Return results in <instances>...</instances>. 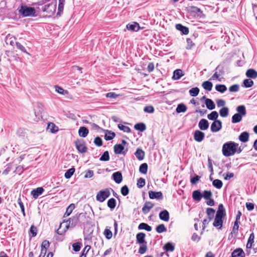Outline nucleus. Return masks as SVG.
I'll use <instances>...</instances> for the list:
<instances>
[{
	"instance_id": "obj_44",
	"label": "nucleus",
	"mask_w": 257,
	"mask_h": 257,
	"mask_svg": "<svg viewBox=\"0 0 257 257\" xmlns=\"http://www.w3.org/2000/svg\"><path fill=\"white\" fill-rule=\"evenodd\" d=\"M253 85V81L250 79H244L243 81V86L245 88H249Z\"/></svg>"
},
{
	"instance_id": "obj_8",
	"label": "nucleus",
	"mask_w": 257,
	"mask_h": 257,
	"mask_svg": "<svg viewBox=\"0 0 257 257\" xmlns=\"http://www.w3.org/2000/svg\"><path fill=\"white\" fill-rule=\"evenodd\" d=\"M56 9V5L53 4H49L45 5L42 8V11L44 12H46L49 14H53L55 13Z\"/></svg>"
},
{
	"instance_id": "obj_7",
	"label": "nucleus",
	"mask_w": 257,
	"mask_h": 257,
	"mask_svg": "<svg viewBox=\"0 0 257 257\" xmlns=\"http://www.w3.org/2000/svg\"><path fill=\"white\" fill-rule=\"evenodd\" d=\"M75 143L76 148L79 152L81 153L86 152L87 148L83 140L76 141Z\"/></svg>"
},
{
	"instance_id": "obj_59",
	"label": "nucleus",
	"mask_w": 257,
	"mask_h": 257,
	"mask_svg": "<svg viewBox=\"0 0 257 257\" xmlns=\"http://www.w3.org/2000/svg\"><path fill=\"white\" fill-rule=\"evenodd\" d=\"M186 43V49L188 50L191 49L192 47L194 45V44L193 43L192 40L190 38H187Z\"/></svg>"
},
{
	"instance_id": "obj_37",
	"label": "nucleus",
	"mask_w": 257,
	"mask_h": 257,
	"mask_svg": "<svg viewBox=\"0 0 257 257\" xmlns=\"http://www.w3.org/2000/svg\"><path fill=\"white\" fill-rule=\"evenodd\" d=\"M134 128L136 130L143 132L146 130V126L144 123L140 122L136 123L134 126Z\"/></svg>"
},
{
	"instance_id": "obj_11",
	"label": "nucleus",
	"mask_w": 257,
	"mask_h": 257,
	"mask_svg": "<svg viewBox=\"0 0 257 257\" xmlns=\"http://www.w3.org/2000/svg\"><path fill=\"white\" fill-rule=\"evenodd\" d=\"M226 216V211L225 209L222 204H220L218 205V210L216 213V217L218 218H220L223 219V218Z\"/></svg>"
},
{
	"instance_id": "obj_45",
	"label": "nucleus",
	"mask_w": 257,
	"mask_h": 257,
	"mask_svg": "<svg viewBox=\"0 0 257 257\" xmlns=\"http://www.w3.org/2000/svg\"><path fill=\"white\" fill-rule=\"evenodd\" d=\"M75 169L74 167L67 170L64 174L65 177L66 179L70 178L75 172Z\"/></svg>"
},
{
	"instance_id": "obj_20",
	"label": "nucleus",
	"mask_w": 257,
	"mask_h": 257,
	"mask_svg": "<svg viewBox=\"0 0 257 257\" xmlns=\"http://www.w3.org/2000/svg\"><path fill=\"white\" fill-rule=\"evenodd\" d=\"M175 28L177 30L180 31L183 35H187L189 33L188 28L181 24H176Z\"/></svg>"
},
{
	"instance_id": "obj_53",
	"label": "nucleus",
	"mask_w": 257,
	"mask_h": 257,
	"mask_svg": "<svg viewBox=\"0 0 257 257\" xmlns=\"http://www.w3.org/2000/svg\"><path fill=\"white\" fill-rule=\"evenodd\" d=\"M202 194V197H203L206 200H208L212 196V193L211 191L205 190Z\"/></svg>"
},
{
	"instance_id": "obj_41",
	"label": "nucleus",
	"mask_w": 257,
	"mask_h": 257,
	"mask_svg": "<svg viewBox=\"0 0 257 257\" xmlns=\"http://www.w3.org/2000/svg\"><path fill=\"white\" fill-rule=\"evenodd\" d=\"M215 212V210L212 208H207L206 209V213L208 216V219L209 220H212L214 216V213Z\"/></svg>"
},
{
	"instance_id": "obj_14",
	"label": "nucleus",
	"mask_w": 257,
	"mask_h": 257,
	"mask_svg": "<svg viewBox=\"0 0 257 257\" xmlns=\"http://www.w3.org/2000/svg\"><path fill=\"white\" fill-rule=\"evenodd\" d=\"M209 123L208 121L204 118L200 119L198 123V127L201 131H205L208 128Z\"/></svg>"
},
{
	"instance_id": "obj_27",
	"label": "nucleus",
	"mask_w": 257,
	"mask_h": 257,
	"mask_svg": "<svg viewBox=\"0 0 257 257\" xmlns=\"http://www.w3.org/2000/svg\"><path fill=\"white\" fill-rule=\"evenodd\" d=\"M89 133L88 128L85 126H81L78 130V134L80 137L85 138Z\"/></svg>"
},
{
	"instance_id": "obj_9",
	"label": "nucleus",
	"mask_w": 257,
	"mask_h": 257,
	"mask_svg": "<svg viewBox=\"0 0 257 257\" xmlns=\"http://www.w3.org/2000/svg\"><path fill=\"white\" fill-rule=\"evenodd\" d=\"M222 128V122L221 120L213 121L210 126V130L212 133L219 132Z\"/></svg>"
},
{
	"instance_id": "obj_55",
	"label": "nucleus",
	"mask_w": 257,
	"mask_h": 257,
	"mask_svg": "<svg viewBox=\"0 0 257 257\" xmlns=\"http://www.w3.org/2000/svg\"><path fill=\"white\" fill-rule=\"evenodd\" d=\"M104 235L107 239H111L112 236V232L110 231V229L107 228H106L104 231Z\"/></svg>"
},
{
	"instance_id": "obj_54",
	"label": "nucleus",
	"mask_w": 257,
	"mask_h": 257,
	"mask_svg": "<svg viewBox=\"0 0 257 257\" xmlns=\"http://www.w3.org/2000/svg\"><path fill=\"white\" fill-rule=\"evenodd\" d=\"M129 191L130 190L127 186L124 185L121 187L120 192L123 196H125L128 194Z\"/></svg>"
},
{
	"instance_id": "obj_48",
	"label": "nucleus",
	"mask_w": 257,
	"mask_h": 257,
	"mask_svg": "<svg viewBox=\"0 0 257 257\" xmlns=\"http://www.w3.org/2000/svg\"><path fill=\"white\" fill-rule=\"evenodd\" d=\"M156 230L158 233H161L167 231V228L164 224H160L158 225L156 228Z\"/></svg>"
},
{
	"instance_id": "obj_33",
	"label": "nucleus",
	"mask_w": 257,
	"mask_h": 257,
	"mask_svg": "<svg viewBox=\"0 0 257 257\" xmlns=\"http://www.w3.org/2000/svg\"><path fill=\"white\" fill-rule=\"evenodd\" d=\"M254 235L253 233H251L248 239L246 245V248L247 249H251L252 246V244L254 242Z\"/></svg>"
},
{
	"instance_id": "obj_42",
	"label": "nucleus",
	"mask_w": 257,
	"mask_h": 257,
	"mask_svg": "<svg viewBox=\"0 0 257 257\" xmlns=\"http://www.w3.org/2000/svg\"><path fill=\"white\" fill-rule=\"evenodd\" d=\"M229 109L227 107H223L219 110L220 115L222 117H225L228 115Z\"/></svg>"
},
{
	"instance_id": "obj_13",
	"label": "nucleus",
	"mask_w": 257,
	"mask_h": 257,
	"mask_svg": "<svg viewBox=\"0 0 257 257\" xmlns=\"http://www.w3.org/2000/svg\"><path fill=\"white\" fill-rule=\"evenodd\" d=\"M127 150L124 151V147L122 145L116 144L114 146V152L115 154H123L125 155Z\"/></svg>"
},
{
	"instance_id": "obj_52",
	"label": "nucleus",
	"mask_w": 257,
	"mask_h": 257,
	"mask_svg": "<svg viewBox=\"0 0 257 257\" xmlns=\"http://www.w3.org/2000/svg\"><path fill=\"white\" fill-rule=\"evenodd\" d=\"M118 127L119 130H120L125 133H131V130L128 126L124 125L120 123L118 124Z\"/></svg>"
},
{
	"instance_id": "obj_4",
	"label": "nucleus",
	"mask_w": 257,
	"mask_h": 257,
	"mask_svg": "<svg viewBox=\"0 0 257 257\" xmlns=\"http://www.w3.org/2000/svg\"><path fill=\"white\" fill-rule=\"evenodd\" d=\"M19 13L24 17L36 16L35 9L34 7H28L26 5L21 6L19 10Z\"/></svg>"
},
{
	"instance_id": "obj_10",
	"label": "nucleus",
	"mask_w": 257,
	"mask_h": 257,
	"mask_svg": "<svg viewBox=\"0 0 257 257\" xmlns=\"http://www.w3.org/2000/svg\"><path fill=\"white\" fill-rule=\"evenodd\" d=\"M149 196L150 199L162 200L163 198V194L161 191L155 192L153 191H149Z\"/></svg>"
},
{
	"instance_id": "obj_62",
	"label": "nucleus",
	"mask_w": 257,
	"mask_h": 257,
	"mask_svg": "<svg viewBox=\"0 0 257 257\" xmlns=\"http://www.w3.org/2000/svg\"><path fill=\"white\" fill-rule=\"evenodd\" d=\"M154 108L151 105H148L144 107V111L146 112L152 113L154 112Z\"/></svg>"
},
{
	"instance_id": "obj_46",
	"label": "nucleus",
	"mask_w": 257,
	"mask_h": 257,
	"mask_svg": "<svg viewBox=\"0 0 257 257\" xmlns=\"http://www.w3.org/2000/svg\"><path fill=\"white\" fill-rule=\"evenodd\" d=\"M109 154L107 151H105L101 155L99 160L101 161L106 162L109 160Z\"/></svg>"
},
{
	"instance_id": "obj_6",
	"label": "nucleus",
	"mask_w": 257,
	"mask_h": 257,
	"mask_svg": "<svg viewBox=\"0 0 257 257\" xmlns=\"http://www.w3.org/2000/svg\"><path fill=\"white\" fill-rule=\"evenodd\" d=\"M84 216L83 214L80 213V214H76L73 217L69 218L67 221H66V227L67 229H68L69 228H73L78 223L79 217L80 216Z\"/></svg>"
},
{
	"instance_id": "obj_61",
	"label": "nucleus",
	"mask_w": 257,
	"mask_h": 257,
	"mask_svg": "<svg viewBox=\"0 0 257 257\" xmlns=\"http://www.w3.org/2000/svg\"><path fill=\"white\" fill-rule=\"evenodd\" d=\"M73 249L75 252H78L80 250L81 243L79 242L74 243L72 244Z\"/></svg>"
},
{
	"instance_id": "obj_43",
	"label": "nucleus",
	"mask_w": 257,
	"mask_h": 257,
	"mask_svg": "<svg viewBox=\"0 0 257 257\" xmlns=\"http://www.w3.org/2000/svg\"><path fill=\"white\" fill-rule=\"evenodd\" d=\"M215 89L221 93H224L227 90V87L224 84H217L215 86Z\"/></svg>"
},
{
	"instance_id": "obj_36",
	"label": "nucleus",
	"mask_w": 257,
	"mask_h": 257,
	"mask_svg": "<svg viewBox=\"0 0 257 257\" xmlns=\"http://www.w3.org/2000/svg\"><path fill=\"white\" fill-rule=\"evenodd\" d=\"M203 88L208 91H211L213 87V84L209 81H205L202 84Z\"/></svg>"
},
{
	"instance_id": "obj_35",
	"label": "nucleus",
	"mask_w": 257,
	"mask_h": 257,
	"mask_svg": "<svg viewBox=\"0 0 257 257\" xmlns=\"http://www.w3.org/2000/svg\"><path fill=\"white\" fill-rule=\"evenodd\" d=\"M218 117V113L216 111H212L210 114H208L207 118L213 121L216 120H219L217 119Z\"/></svg>"
},
{
	"instance_id": "obj_19",
	"label": "nucleus",
	"mask_w": 257,
	"mask_h": 257,
	"mask_svg": "<svg viewBox=\"0 0 257 257\" xmlns=\"http://www.w3.org/2000/svg\"><path fill=\"white\" fill-rule=\"evenodd\" d=\"M231 257H245V253L241 248H238L233 251Z\"/></svg>"
},
{
	"instance_id": "obj_17",
	"label": "nucleus",
	"mask_w": 257,
	"mask_h": 257,
	"mask_svg": "<svg viewBox=\"0 0 257 257\" xmlns=\"http://www.w3.org/2000/svg\"><path fill=\"white\" fill-rule=\"evenodd\" d=\"M126 29L128 30L132 31L137 32L140 29V27L139 24L137 22H133V23H129L126 25Z\"/></svg>"
},
{
	"instance_id": "obj_23",
	"label": "nucleus",
	"mask_w": 257,
	"mask_h": 257,
	"mask_svg": "<svg viewBox=\"0 0 257 257\" xmlns=\"http://www.w3.org/2000/svg\"><path fill=\"white\" fill-rule=\"evenodd\" d=\"M192 198L196 201H200L202 198V194L200 190H196L192 193Z\"/></svg>"
},
{
	"instance_id": "obj_32",
	"label": "nucleus",
	"mask_w": 257,
	"mask_h": 257,
	"mask_svg": "<svg viewBox=\"0 0 257 257\" xmlns=\"http://www.w3.org/2000/svg\"><path fill=\"white\" fill-rule=\"evenodd\" d=\"M164 250L168 253L169 251H173L175 249L174 245L172 242H167L163 246Z\"/></svg>"
},
{
	"instance_id": "obj_16",
	"label": "nucleus",
	"mask_w": 257,
	"mask_h": 257,
	"mask_svg": "<svg viewBox=\"0 0 257 257\" xmlns=\"http://www.w3.org/2000/svg\"><path fill=\"white\" fill-rule=\"evenodd\" d=\"M44 191V189L43 187H38L36 189H33L31 192V194L33 196V197L36 199L40 195H41L43 192Z\"/></svg>"
},
{
	"instance_id": "obj_26",
	"label": "nucleus",
	"mask_w": 257,
	"mask_h": 257,
	"mask_svg": "<svg viewBox=\"0 0 257 257\" xmlns=\"http://www.w3.org/2000/svg\"><path fill=\"white\" fill-rule=\"evenodd\" d=\"M248 78L255 79L257 77V71L253 69H248L245 73Z\"/></svg>"
},
{
	"instance_id": "obj_47",
	"label": "nucleus",
	"mask_w": 257,
	"mask_h": 257,
	"mask_svg": "<svg viewBox=\"0 0 257 257\" xmlns=\"http://www.w3.org/2000/svg\"><path fill=\"white\" fill-rule=\"evenodd\" d=\"M15 40V38L11 37L10 35L9 34L6 37L5 41L7 45L10 44L11 46H14L15 43H16Z\"/></svg>"
},
{
	"instance_id": "obj_60",
	"label": "nucleus",
	"mask_w": 257,
	"mask_h": 257,
	"mask_svg": "<svg viewBox=\"0 0 257 257\" xmlns=\"http://www.w3.org/2000/svg\"><path fill=\"white\" fill-rule=\"evenodd\" d=\"M239 90V85L238 84H234L229 88V91L231 92H236Z\"/></svg>"
},
{
	"instance_id": "obj_57",
	"label": "nucleus",
	"mask_w": 257,
	"mask_h": 257,
	"mask_svg": "<svg viewBox=\"0 0 257 257\" xmlns=\"http://www.w3.org/2000/svg\"><path fill=\"white\" fill-rule=\"evenodd\" d=\"M146 184L145 179L143 178H139L137 181V186L139 188L143 187Z\"/></svg>"
},
{
	"instance_id": "obj_64",
	"label": "nucleus",
	"mask_w": 257,
	"mask_h": 257,
	"mask_svg": "<svg viewBox=\"0 0 257 257\" xmlns=\"http://www.w3.org/2000/svg\"><path fill=\"white\" fill-rule=\"evenodd\" d=\"M90 248L91 246L90 245H86L82 251L81 255L80 257H86V254L89 251Z\"/></svg>"
},
{
	"instance_id": "obj_63",
	"label": "nucleus",
	"mask_w": 257,
	"mask_h": 257,
	"mask_svg": "<svg viewBox=\"0 0 257 257\" xmlns=\"http://www.w3.org/2000/svg\"><path fill=\"white\" fill-rule=\"evenodd\" d=\"M94 143L98 147H100L102 145V141L99 137H97L94 139Z\"/></svg>"
},
{
	"instance_id": "obj_49",
	"label": "nucleus",
	"mask_w": 257,
	"mask_h": 257,
	"mask_svg": "<svg viewBox=\"0 0 257 257\" xmlns=\"http://www.w3.org/2000/svg\"><path fill=\"white\" fill-rule=\"evenodd\" d=\"M148 171V165L147 163L141 164L139 167V171L142 174H146Z\"/></svg>"
},
{
	"instance_id": "obj_15",
	"label": "nucleus",
	"mask_w": 257,
	"mask_h": 257,
	"mask_svg": "<svg viewBox=\"0 0 257 257\" xmlns=\"http://www.w3.org/2000/svg\"><path fill=\"white\" fill-rule=\"evenodd\" d=\"M112 179L114 181V182L116 183H120L122 180V176L121 173L119 171L113 173L112 175Z\"/></svg>"
},
{
	"instance_id": "obj_31",
	"label": "nucleus",
	"mask_w": 257,
	"mask_h": 257,
	"mask_svg": "<svg viewBox=\"0 0 257 257\" xmlns=\"http://www.w3.org/2000/svg\"><path fill=\"white\" fill-rule=\"evenodd\" d=\"M106 133L104 136V139L106 141H110L112 140L115 136L114 132L109 130H105Z\"/></svg>"
},
{
	"instance_id": "obj_21",
	"label": "nucleus",
	"mask_w": 257,
	"mask_h": 257,
	"mask_svg": "<svg viewBox=\"0 0 257 257\" xmlns=\"http://www.w3.org/2000/svg\"><path fill=\"white\" fill-rule=\"evenodd\" d=\"M154 207V204L151 202H146L142 208V211L144 214H147L150 210Z\"/></svg>"
},
{
	"instance_id": "obj_22",
	"label": "nucleus",
	"mask_w": 257,
	"mask_h": 257,
	"mask_svg": "<svg viewBox=\"0 0 257 257\" xmlns=\"http://www.w3.org/2000/svg\"><path fill=\"white\" fill-rule=\"evenodd\" d=\"M184 74L181 69H178L175 70L173 72L172 79L175 80H179L181 77L184 76Z\"/></svg>"
},
{
	"instance_id": "obj_30",
	"label": "nucleus",
	"mask_w": 257,
	"mask_h": 257,
	"mask_svg": "<svg viewBox=\"0 0 257 257\" xmlns=\"http://www.w3.org/2000/svg\"><path fill=\"white\" fill-rule=\"evenodd\" d=\"M205 103L207 108L209 110H213L215 108V105L212 100L209 98L206 99Z\"/></svg>"
},
{
	"instance_id": "obj_3",
	"label": "nucleus",
	"mask_w": 257,
	"mask_h": 257,
	"mask_svg": "<svg viewBox=\"0 0 257 257\" xmlns=\"http://www.w3.org/2000/svg\"><path fill=\"white\" fill-rule=\"evenodd\" d=\"M236 110L237 113H235L231 118V122L233 123H236L240 122L242 120L243 116H245L246 114V108L243 105L238 106Z\"/></svg>"
},
{
	"instance_id": "obj_25",
	"label": "nucleus",
	"mask_w": 257,
	"mask_h": 257,
	"mask_svg": "<svg viewBox=\"0 0 257 257\" xmlns=\"http://www.w3.org/2000/svg\"><path fill=\"white\" fill-rule=\"evenodd\" d=\"M145 155V152L140 148H138L135 153V156L140 161L143 160L144 159Z\"/></svg>"
},
{
	"instance_id": "obj_50",
	"label": "nucleus",
	"mask_w": 257,
	"mask_h": 257,
	"mask_svg": "<svg viewBox=\"0 0 257 257\" xmlns=\"http://www.w3.org/2000/svg\"><path fill=\"white\" fill-rule=\"evenodd\" d=\"M212 185L217 189H220L222 187V182L219 179H215L212 182Z\"/></svg>"
},
{
	"instance_id": "obj_5",
	"label": "nucleus",
	"mask_w": 257,
	"mask_h": 257,
	"mask_svg": "<svg viewBox=\"0 0 257 257\" xmlns=\"http://www.w3.org/2000/svg\"><path fill=\"white\" fill-rule=\"evenodd\" d=\"M112 188H107L100 190L97 192L96 196V199L100 202H104L110 195V190Z\"/></svg>"
},
{
	"instance_id": "obj_39",
	"label": "nucleus",
	"mask_w": 257,
	"mask_h": 257,
	"mask_svg": "<svg viewBox=\"0 0 257 257\" xmlns=\"http://www.w3.org/2000/svg\"><path fill=\"white\" fill-rule=\"evenodd\" d=\"M138 229L140 230L144 229L148 231L152 230V227L146 223H141L139 225Z\"/></svg>"
},
{
	"instance_id": "obj_38",
	"label": "nucleus",
	"mask_w": 257,
	"mask_h": 257,
	"mask_svg": "<svg viewBox=\"0 0 257 257\" xmlns=\"http://www.w3.org/2000/svg\"><path fill=\"white\" fill-rule=\"evenodd\" d=\"M186 106L183 103H180L177 105L176 109V111L179 113L181 112H185L187 110Z\"/></svg>"
},
{
	"instance_id": "obj_40",
	"label": "nucleus",
	"mask_w": 257,
	"mask_h": 257,
	"mask_svg": "<svg viewBox=\"0 0 257 257\" xmlns=\"http://www.w3.org/2000/svg\"><path fill=\"white\" fill-rule=\"evenodd\" d=\"M75 206L73 203L70 204L67 208L66 212L64 215V217H66L71 214L73 210L74 209Z\"/></svg>"
},
{
	"instance_id": "obj_56",
	"label": "nucleus",
	"mask_w": 257,
	"mask_h": 257,
	"mask_svg": "<svg viewBox=\"0 0 257 257\" xmlns=\"http://www.w3.org/2000/svg\"><path fill=\"white\" fill-rule=\"evenodd\" d=\"M48 127L50 129V131L52 133L57 132L58 130L57 127L53 123L50 122L48 124Z\"/></svg>"
},
{
	"instance_id": "obj_58",
	"label": "nucleus",
	"mask_w": 257,
	"mask_h": 257,
	"mask_svg": "<svg viewBox=\"0 0 257 257\" xmlns=\"http://www.w3.org/2000/svg\"><path fill=\"white\" fill-rule=\"evenodd\" d=\"M55 87V91L60 94H65L68 93L67 90H64V89L60 86L56 85Z\"/></svg>"
},
{
	"instance_id": "obj_12",
	"label": "nucleus",
	"mask_w": 257,
	"mask_h": 257,
	"mask_svg": "<svg viewBox=\"0 0 257 257\" xmlns=\"http://www.w3.org/2000/svg\"><path fill=\"white\" fill-rule=\"evenodd\" d=\"M205 138V134L199 130H196L194 133V139L197 142H202Z\"/></svg>"
},
{
	"instance_id": "obj_29",
	"label": "nucleus",
	"mask_w": 257,
	"mask_h": 257,
	"mask_svg": "<svg viewBox=\"0 0 257 257\" xmlns=\"http://www.w3.org/2000/svg\"><path fill=\"white\" fill-rule=\"evenodd\" d=\"M239 140L243 143H246L249 139V134L247 132H243L239 136Z\"/></svg>"
},
{
	"instance_id": "obj_2",
	"label": "nucleus",
	"mask_w": 257,
	"mask_h": 257,
	"mask_svg": "<svg viewBox=\"0 0 257 257\" xmlns=\"http://www.w3.org/2000/svg\"><path fill=\"white\" fill-rule=\"evenodd\" d=\"M146 234L144 232H139L136 235V242L141 244L139 253L144 254L147 250V242L145 240Z\"/></svg>"
},
{
	"instance_id": "obj_24",
	"label": "nucleus",
	"mask_w": 257,
	"mask_h": 257,
	"mask_svg": "<svg viewBox=\"0 0 257 257\" xmlns=\"http://www.w3.org/2000/svg\"><path fill=\"white\" fill-rule=\"evenodd\" d=\"M188 11L191 13L200 16L202 14V11L200 9L195 6H190L188 8Z\"/></svg>"
},
{
	"instance_id": "obj_28",
	"label": "nucleus",
	"mask_w": 257,
	"mask_h": 257,
	"mask_svg": "<svg viewBox=\"0 0 257 257\" xmlns=\"http://www.w3.org/2000/svg\"><path fill=\"white\" fill-rule=\"evenodd\" d=\"M222 224L223 219L215 216L213 223V226L218 227V229H221L222 226Z\"/></svg>"
},
{
	"instance_id": "obj_18",
	"label": "nucleus",
	"mask_w": 257,
	"mask_h": 257,
	"mask_svg": "<svg viewBox=\"0 0 257 257\" xmlns=\"http://www.w3.org/2000/svg\"><path fill=\"white\" fill-rule=\"evenodd\" d=\"M159 218L164 221H168L170 218L169 213L167 210L161 211L159 214Z\"/></svg>"
},
{
	"instance_id": "obj_51",
	"label": "nucleus",
	"mask_w": 257,
	"mask_h": 257,
	"mask_svg": "<svg viewBox=\"0 0 257 257\" xmlns=\"http://www.w3.org/2000/svg\"><path fill=\"white\" fill-rule=\"evenodd\" d=\"M189 92L191 96L195 97L199 94V89L198 87H194L190 89Z\"/></svg>"
},
{
	"instance_id": "obj_1",
	"label": "nucleus",
	"mask_w": 257,
	"mask_h": 257,
	"mask_svg": "<svg viewBox=\"0 0 257 257\" xmlns=\"http://www.w3.org/2000/svg\"><path fill=\"white\" fill-rule=\"evenodd\" d=\"M238 146V144L232 141L224 143L222 149V154L225 157L234 155L237 151Z\"/></svg>"
},
{
	"instance_id": "obj_34",
	"label": "nucleus",
	"mask_w": 257,
	"mask_h": 257,
	"mask_svg": "<svg viewBox=\"0 0 257 257\" xmlns=\"http://www.w3.org/2000/svg\"><path fill=\"white\" fill-rule=\"evenodd\" d=\"M116 200L111 198L108 200L107 205V206L110 208V210H113L116 206Z\"/></svg>"
}]
</instances>
